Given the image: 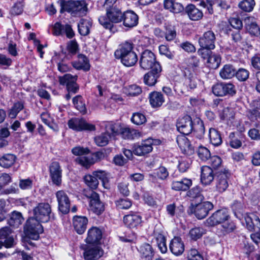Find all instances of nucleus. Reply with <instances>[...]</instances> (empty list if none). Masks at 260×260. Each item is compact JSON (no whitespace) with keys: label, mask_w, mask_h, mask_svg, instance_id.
Here are the masks:
<instances>
[{"label":"nucleus","mask_w":260,"mask_h":260,"mask_svg":"<svg viewBox=\"0 0 260 260\" xmlns=\"http://www.w3.org/2000/svg\"><path fill=\"white\" fill-rule=\"evenodd\" d=\"M115 57L120 59L125 66L130 67L134 66L138 61V57L133 50V44L125 42L120 44L114 52Z\"/></svg>","instance_id":"1"},{"label":"nucleus","mask_w":260,"mask_h":260,"mask_svg":"<svg viewBox=\"0 0 260 260\" xmlns=\"http://www.w3.org/2000/svg\"><path fill=\"white\" fill-rule=\"evenodd\" d=\"M61 9L60 13L67 11L74 17H82L87 12V4L84 0L69 1L58 0Z\"/></svg>","instance_id":"2"},{"label":"nucleus","mask_w":260,"mask_h":260,"mask_svg":"<svg viewBox=\"0 0 260 260\" xmlns=\"http://www.w3.org/2000/svg\"><path fill=\"white\" fill-rule=\"evenodd\" d=\"M122 15L120 10L116 7L106 9V15L99 17L100 23L105 28L111 29L113 23H118L122 20Z\"/></svg>","instance_id":"3"},{"label":"nucleus","mask_w":260,"mask_h":260,"mask_svg":"<svg viewBox=\"0 0 260 260\" xmlns=\"http://www.w3.org/2000/svg\"><path fill=\"white\" fill-rule=\"evenodd\" d=\"M34 218L41 222H47L54 219L50 205L48 203H39L33 210Z\"/></svg>","instance_id":"4"},{"label":"nucleus","mask_w":260,"mask_h":260,"mask_svg":"<svg viewBox=\"0 0 260 260\" xmlns=\"http://www.w3.org/2000/svg\"><path fill=\"white\" fill-rule=\"evenodd\" d=\"M86 196L89 199V210L96 215H100L105 210V205L100 200L98 193L90 190L86 193Z\"/></svg>","instance_id":"5"},{"label":"nucleus","mask_w":260,"mask_h":260,"mask_svg":"<svg viewBox=\"0 0 260 260\" xmlns=\"http://www.w3.org/2000/svg\"><path fill=\"white\" fill-rule=\"evenodd\" d=\"M40 222L34 217L27 220L25 227V233L29 238L37 240L39 237V234L43 232V228Z\"/></svg>","instance_id":"6"},{"label":"nucleus","mask_w":260,"mask_h":260,"mask_svg":"<svg viewBox=\"0 0 260 260\" xmlns=\"http://www.w3.org/2000/svg\"><path fill=\"white\" fill-rule=\"evenodd\" d=\"M139 63L140 67L146 70L154 69L156 64H160L156 61L154 54L148 50H146L142 53Z\"/></svg>","instance_id":"7"},{"label":"nucleus","mask_w":260,"mask_h":260,"mask_svg":"<svg viewBox=\"0 0 260 260\" xmlns=\"http://www.w3.org/2000/svg\"><path fill=\"white\" fill-rule=\"evenodd\" d=\"M213 208V204L208 201L203 202L194 205H192L190 207L191 212L194 213L196 217L199 219L205 218L209 212Z\"/></svg>","instance_id":"8"},{"label":"nucleus","mask_w":260,"mask_h":260,"mask_svg":"<svg viewBox=\"0 0 260 260\" xmlns=\"http://www.w3.org/2000/svg\"><path fill=\"white\" fill-rule=\"evenodd\" d=\"M212 92L216 96H223L226 95H235L236 90L235 85L231 83H220L212 87Z\"/></svg>","instance_id":"9"},{"label":"nucleus","mask_w":260,"mask_h":260,"mask_svg":"<svg viewBox=\"0 0 260 260\" xmlns=\"http://www.w3.org/2000/svg\"><path fill=\"white\" fill-rule=\"evenodd\" d=\"M68 126L70 128L76 131L95 130L94 125L87 123L84 119L74 118L68 121Z\"/></svg>","instance_id":"10"},{"label":"nucleus","mask_w":260,"mask_h":260,"mask_svg":"<svg viewBox=\"0 0 260 260\" xmlns=\"http://www.w3.org/2000/svg\"><path fill=\"white\" fill-rule=\"evenodd\" d=\"M229 217L228 211L222 209L215 212L206 220V222L209 226H214L218 224H222L228 220Z\"/></svg>","instance_id":"11"},{"label":"nucleus","mask_w":260,"mask_h":260,"mask_svg":"<svg viewBox=\"0 0 260 260\" xmlns=\"http://www.w3.org/2000/svg\"><path fill=\"white\" fill-rule=\"evenodd\" d=\"M216 36L214 32L211 30L205 32L198 40L200 47L206 48L209 49H214L215 47Z\"/></svg>","instance_id":"12"},{"label":"nucleus","mask_w":260,"mask_h":260,"mask_svg":"<svg viewBox=\"0 0 260 260\" xmlns=\"http://www.w3.org/2000/svg\"><path fill=\"white\" fill-rule=\"evenodd\" d=\"M56 197L59 211L64 214L69 213L70 209L71 203L67 193L63 190L58 191L56 193Z\"/></svg>","instance_id":"13"},{"label":"nucleus","mask_w":260,"mask_h":260,"mask_svg":"<svg viewBox=\"0 0 260 260\" xmlns=\"http://www.w3.org/2000/svg\"><path fill=\"white\" fill-rule=\"evenodd\" d=\"M153 140L147 139L143 140L141 143L134 145L133 152L138 156H144L152 150Z\"/></svg>","instance_id":"14"},{"label":"nucleus","mask_w":260,"mask_h":260,"mask_svg":"<svg viewBox=\"0 0 260 260\" xmlns=\"http://www.w3.org/2000/svg\"><path fill=\"white\" fill-rule=\"evenodd\" d=\"M77 76H73L67 74L59 78V82L60 84L66 85L67 89L68 92L76 93L78 90L79 87L76 83Z\"/></svg>","instance_id":"15"},{"label":"nucleus","mask_w":260,"mask_h":260,"mask_svg":"<svg viewBox=\"0 0 260 260\" xmlns=\"http://www.w3.org/2000/svg\"><path fill=\"white\" fill-rule=\"evenodd\" d=\"M178 131L184 135L189 134L193 130V125L191 118L186 115L179 119L177 123Z\"/></svg>","instance_id":"16"},{"label":"nucleus","mask_w":260,"mask_h":260,"mask_svg":"<svg viewBox=\"0 0 260 260\" xmlns=\"http://www.w3.org/2000/svg\"><path fill=\"white\" fill-rule=\"evenodd\" d=\"M244 220L246 228L250 231L260 230V219L257 215L254 213L244 215Z\"/></svg>","instance_id":"17"},{"label":"nucleus","mask_w":260,"mask_h":260,"mask_svg":"<svg viewBox=\"0 0 260 260\" xmlns=\"http://www.w3.org/2000/svg\"><path fill=\"white\" fill-rule=\"evenodd\" d=\"M50 176L53 183L59 186L61 183L62 170L57 161L52 162L49 167Z\"/></svg>","instance_id":"18"},{"label":"nucleus","mask_w":260,"mask_h":260,"mask_svg":"<svg viewBox=\"0 0 260 260\" xmlns=\"http://www.w3.org/2000/svg\"><path fill=\"white\" fill-rule=\"evenodd\" d=\"M162 71L160 64H156L155 68L146 73L144 76V82L148 86L154 85L157 79L159 77L160 73Z\"/></svg>","instance_id":"19"},{"label":"nucleus","mask_w":260,"mask_h":260,"mask_svg":"<svg viewBox=\"0 0 260 260\" xmlns=\"http://www.w3.org/2000/svg\"><path fill=\"white\" fill-rule=\"evenodd\" d=\"M53 34L55 36L62 35L65 34L68 38H72L75 34L74 31L69 24L62 25L59 22H56L53 28Z\"/></svg>","instance_id":"20"},{"label":"nucleus","mask_w":260,"mask_h":260,"mask_svg":"<svg viewBox=\"0 0 260 260\" xmlns=\"http://www.w3.org/2000/svg\"><path fill=\"white\" fill-rule=\"evenodd\" d=\"M12 231L8 226L0 229V240L4 242V246L7 248L13 247L15 245L14 239L11 235Z\"/></svg>","instance_id":"21"},{"label":"nucleus","mask_w":260,"mask_h":260,"mask_svg":"<svg viewBox=\"0 0 260 260\" xmlns=\"http://www.w3.org/2000/svg\"><path fill=\"white\" fill-rule=\"evenodd\" d=\"M103 250L99 246H88L84 252L86 260H96L103 255Z\"/></svg>","instance_id":"22"},{"label":"nucleus","mask_w":260,"mask_h":260,"mask_svg":"<svg viewBox=\"0 0 260 260\" xmlns=\"http://www.w3.org/2000/svg\"><path fill=\"white\" fill-rule=\"evenodd\" d=\"M176 141L182 152L187 155H190L193 153V148L184 135L178 136Z\"/></svg>","instance_id":"23"},{"label":"nucleus","mask_w":260,"mask_h":260,"mask_svg":"<svg viewBox=\"0 0 260 260\" xmlns=\"http://www.w3.org/2000/svg\"><path fill=\"white\" fill-rule=\"evenodd\" d=\"M122 20L125 27L131 28L137 25L138 16L133 11H127L123 14Z\"/></svg>","instance_id":"24"},{"label":"nucleus","mask_w":260,"mask_h":260,"mask_svg":"<svg viewBox=\"0 0 260 260\" xmlns=\"http://www.w3.org/2000/svg\"><path fill=\"white\" fill-rule=\"evenodd\" d=\"M88 219L85 216H75L73 218V225L75 230L79 234H82L85 231Z\"/></svg>","instance_id":"25"},{"label":"nucleus","mask_w":260,"mask_h":260,"mask_svg":"<svg viewBox=\"0 0 260 260\" xmlns=\"http://www.w3.org/2000/svg\"><path fill=\"white\" fill-rule=\"evenodd\" d=\"M170 249L175 255H180L184 251V245L181 239L178 237H174L170 243Z\"/></svg>","instance_id":"26"},{"label":"nucleus","mask_w":260,"mask_h":260,"mask_svg":"<svg viewBox=\"0 0 260 260\" xmlns=\"http://www.w3.org/2000/svg\"><path fill=\"white\" fill-rule=\"evenodd\" d=\"M123 222L128 228H137L142 222V217L137 214H132L125 215L123 217Z\"/></svg>","instance_id":"27"},{"label":"nucleus","mask_w":260,"mask_h":260,"mask_svg":"<svg viewBox=\"0 0 260 260\" xmlns=\"http://www.w3.org/2000/svg\"><path fill=\"white\" fill-rule=\"evenodd\" d=\"M245 27L252 36L258 37L260 35V28L253 17H247L245 19Z\"/></svg>","instance_id":"28"},{"label":"nucleus","mask_w":260,"mask_h":260,"mask_svg":"<svg viewBox=\"0 0 260 260\" xmlns=\"http://www.w3.org/2000/svg\"><path fill=\"white\" fill-rule=\"evenodd\" d=\"M228 171L219 173L217 175L216 187L217 190L220 192L224 191L229 186L228 181Z\"/></svg>","instance_id":"29"},{"label":"nucleus","mask_w":260,"mask_h":260,"mask_svg":"<svg viewBox=\"0 0 260 260\" xmlns=\"http://www.w3.org/2000/svg\"><path fill=\"white\" fill-rule=\"evenodd\" d=\"M214 178L212 169L207 166H203L201 168V181L204 185H209Z\"/></svg>","instance_id":"30"},{"label":"nucleus","mask_w":260,"mask_h":260,"mask_svg":"<svg viewBox=\"0 0 260 260\" xmlns=\"http://www.w3.org/2000/svg\"><path fill=\"white\" fill-rule=\"evenodd\" d=\"M102 237V233L101 230L96 227H92L88 230L86 240L88 243H97L101 239Z\"/></svg>","instance_id":"31"},{"label":"nucleus","mask_w":260,"mask_h":260,"mask_svg":"<svg viewBox=\"0 0 260 260\" xmlns=\"http://www.w3.org/2000/svg\"><path fill=\"white\" fill-rule=\"evenodd\" d=\"M192 185V180L184 178L180 180L173 181L172 183V188L176 191L187 190Z\"/></svg>","instance_id":"32"},{"label":"nucleus","mask_w":260,"mask_h":260,"mask_svg":"<svg viewBox=\"0 0 260 260\" xmlns=\"http://www.w3.org/2000/svg\"><path fill=\"white\" fill-rule=\"evenodd\" d=\"M149 103L153 108L160 107L165 102L163 95L157 91L151 92L149 95Z\"/></svg>","instance_id":"33"},{"label":"nucleus","mask_w":260,"mask_h":260,"mask_svg":"<svg viewBox=\"0 0 260 260\" xmlns=\"http://www.w3.org/2000/svg\"><path fill=\"white\" fill-rule=\"evenodd\" d=\"M164 8L174 14L181 13L184 10L182 5L179 3L175 2L174 0H164Z\"/></svg>","instance_id":"34"},{"label":"nucleus","mask_w":260,"mask_h":260,"mask_svg":"<svg viewBox=\"0 0 260 260\" xmlns=\"http://www.w3.org/2000/svg\"><path fill=\"white\" fill-rule=\"evenodd\" d=\"M138 250L141 257L145 258L147 260L151 259L154 254L152 247L148 243H143L139 246Z\"/></svg>","instance_id":"35"},{"label":"nucleus","mask_w":260,"mask_h":260,"mask_svg":"<svg viewBox=\"0 0 260 260\" xmlns=\"http://www.w3.org/2000/svg\"><path fill=\"white\" fill-rule=\"evenodd\" d=\"M185 12L189 18L193 21H197L203 17V13L193 5H189L185 8Z\"/></svg>","instance_id":"36"},{"label":"nucleus","mask_w":260,"mask_h":260,"mask_svg":"<svg viewBox=\"0 0 260 260\" xmlns=\"http://www.w3.org/2000/svg\"><path fill=\"white\" fill-rule=\"evenodd\" d=\"M74 67L78 70L87 71L90 69V64L87 58L83 54L78 55L77 61L73 62Z\"/></svg>","instance_id":"37"},{"label":"nucleus","mask_w":260,"mask_h":260,"mask_svg":"<svg viewBox=\"0 0 260 260\" xmlns=\"http://www.w3.org/2000/svg\"><path fill=\"white\" fill-rule=\"evenodd\" d=\"M16 158L13 154H5L0 158V166L5 168H9L14 164Z\"/></svg>","instance_id":"38"},{"label":"nucleus","mask_w":260,"mask_h":260,"mask_svg":"<svg viewBox=\"0 0 260 260\" xmlns=\"http://www.w3.org/2000/svg\"><path fill=\"white\" fill-rule=\"evenodd\" d=\"M235 74L236 70L231 64L224 65L219 72L220 77L224 79H231Z\"/></svg>","instance_id":"39"},{"label":"nucleus","mask_w":260,"mask_h":260,"mask_svg":"<svg viewBox=\"0 0 260 260\" xmlns=\"http://www.w3.org/2000/svg\"><path fill=\"white\" fill-rule=\"evenodd\" d=\"M23 221L24 218L21 213L19 212L14 211L11 213L8 223L11 226L18 227L21 224Z\"/></svg>","instance_id":"40"},{"label":"nucleus","mask_w":260,"mask_h":260,"mask_svg":"<svg viewBox=\"0 0 260 260\" xmlns=\"http://www.w3.org/2000/svg\"><path fill=\"white\" fill-rule=\"evenodd\" d=\"M209 136L211 144L214 146H219L222 143V139L219 132L216 129L210 128L209 131Z\"/></svg>","instance_id":"41"},{"label":"nucleus","mask_w":260,"mask_h":260,"mask_svg":"<svg viewBox=\"0 0 260 260\" xmlns=\"http://www.w3.org/2000/svg\"><path fill=\"white\" fill-rule=\"evenodd\" d=\"M78 26L80 34L85 36L89 34L91 23L89 20L82 19L80 20Z\"/></svg>","instance_id":"42"},{"label":"nucleus","mask_w":260,"mask_h":260,"mask_svg":"<svg viewBox=\"0 0 260 260\" xmlns=\"http://www.w3.org/2000/svg\"><path fill=\"white\" fill-rule=\"evenodd\" d=\"M122 126L118 123L109 122L106 125V133L115 136L120 134Z\"/></svg>","instance_id":"43"},{"label":"nucleus","mask_w":260,"mask_h":260,"mask_svg":"<svg viewBox=\"0 0 260 260\" xmlns=\"http://www.w3.org/2000/svg\"><path fill=\"white\" fill-rule=\"evenodd\" d=\"M155 238L157 246L160 252L162 253H165L167 251L165 237L162 234L158 233L155 234Z\"/></svg>","instance_id":"44"},{"label":"nucleus","mask_w":260,"mask_h":260,"mask_svg":"<svg viewBox=\"0 0 260 260\" xmlns=\"http://www.w3.org/2000/svg\"><path fill=\"white\" fill-rule=\"evenodd\" d=\"M24 108L23 104L22 102L15 103L13 106L8 110V115L11 119L15 118L18 113Z\"/></svg>","instance_id":"45"},{"label":"nucleus","mask_w":260,"mask_h":260,"mask_svg":"<svg viewBox=\"0 0 260 260\" xmlns=\"http://www.w3.org/2000/svg\"><path fill=\"white\" fill-rule=\"evenodd\" d=\"M73 103L75 108L81 113L84 114L86 112L85 103L83 102L82 97L81 95H77L73 99Z\"/></svg>","instance_id":"46"},{"label":"nucleus","mask_w":260,"mask_h":260,"mask_svg":"<svg viewBox=\"0 0 260 260\" xmlns=\"http://www.w3.org/2000/svg\"><path fill=\"white\" fill-rule=\"evenodd\" d=\"M110 135L107 133H104L96 136L94 138V142L99 146H105L107 145L109 142Z\"/></svg>","instance_id":"47"},{"label":"nucleus","mask_w":260,"mask_h":260,"mask_svg":"<svg viewBox=\"0 0 260 260\" xmlns=\"http://www.w3.org/2000/svg\"><path fill=\"white\" fill-rule=\"evenodd\" d=\"M220 60L221 59L219 55L212 53L207 59V62L209 68L216 69L218 68Z\"/></svg>","instance_id":"48"},{"label":"nucleus","mask_w":260,"mask_h":260,"mask_svg":"<svg viewBox=\"0 0 260 260\" xmlns=\"http://www.w3.org/2000/svg\"><path fill=\"white\" fill-rule=\"evenodd\" d=\"M76 161L77 163L86 168H89L95 162L93 157L83 155L77 157Z\"/></svg>","instance_id":"49"},{"label":"nucleus","mask_w":260,"mask_h":260,"mask_svg":"<svg viewBox=\"0 0 260 260\" xmlns=\"http://www.w3.org/2000/svg\"><path fill=\"white\" fill-rule=\"evenodd\" d=\"M187 196L192 199H197L200 201L204 200V196L202 194L201 188L199 186L193 187L189 190L187 192Z\"/></svg>","instance_id":"50"},{"label":"nucleus","mask_w":260,"mask_h":260,"mask_svg":"<svg viewBox=\"0 0 260 260\" xmlns=\"http://www.w3.org/2000/svg\"><path fill=\"white\" fill-rule=\"evenodd\" d=\"M86 184L91 188L95 189L99 185V181L97 178L93 175H87L84 177Z\"/></svg>","instance_id":"51"},{"label":"nucleus","mask_w":260,"mask_h":260,"mask_svg":"<svg viewBox=\"0 0 260 260\" xmlns=\"http://www.w3.org/2000/svg\"><path fill=\"white\" fill-rule=\"evenodd\" d=\"M198 155L202 161H205L210 157L211 154L210 151L204 146H200L198 148Z\"/></svg>","instance_id":"52"},{"label":"nucleus","mask_w":260,"mask_h":260,"mask_svg":"<svg viewBox=\"0 0 260 260\" xmlns=\"http://www.w3.org/2000/svg\"><path fill=\"white\" fill-rule=\"evenodd\" d=\"M255 6L254 0H243L239 4V7L246 12L251 11Z\"/></svg>","instance_id":"53"},{"label":"nucleus","mask_w":260,"mask_h":260,"mask_svg":"<svg viewBox=\"0 0 260 260\" xmlns=\"http://www.w3.org/2000/svg\"><path fill=\"white\" fill-rule=\"evenodd\" d=\"M205 234V230L201 228H194L189 232L190 238L194 240L200 239Z\"/></svg>","instance_id":"54"},{"label":"nucleus","mask_w":260,"mask_h":260,"mask_svg":"<svg viewBox=\"0 0 260 260\" xmlns=\"http://www.w3.org/2000/svg\"><path fill=\"white\" fill-rule=\"evenodd\" d=\"M131 121L136 125H141L146 121V118L144 114L141 113H136L133 114Z\"/></svg>","instance_id":"55"},{"label":"nucleus","mask_w":260,"mask_h":260,"mask_svg":"<svg viewBox=\"0 0 260 260\" xmlns=\"http://www.w3.org/2000/svg\"><path fill=\"white\" fill-rule=\"evenodd\" d=\"M229 143L230 146L234 148H238L242 145L241 141L235 137V133H231L229 135Z\"/></svg>","instance_id":"56"},{"label":"nucleus","mask_w":260,"mask_h":260,"mask_svg":"<svg viewBox=\"0 0 260 260\" xmlns=\"http://www.w3.org/2000/svg\"><path fill=\"white\" fill-rule=\"evenodd\" d=\"M187 260H204L203 256L196 249H191L188 252Z\"/></svg>","instance_id":"57"},{"label":"nucleus","mask_w":260,"mask_h":260,"mask_svg":"<svg viewBox=\"0 0 260 260\" xmlns=\"http://www.w3.org/2000/svg\"><path fill=\"white\" fill-rule=\"evenodd\" d=\"M117 207L120 209H127L132 206L131 201L128 199H121L116 202Z\"/></svg>","instance_id":"58"},{"label":"nucleus","mask_w":260,"mask_h":260,"mask_svg":"<svg viewBox=\"0 0 260 260\" xmlns=\"http://www.w3.org/2000/svg\"><path fill=\"white\" fill-rule=\"evenodd\" d=\"M166 39L168 41L174 40L176 36V32L173 26L166 27L165 35Z\"/></svg>","instance_id":"59"},{"label":"nucleus","mask_w":260,"mask_h":260,"mask_svg":"<svg viewBox=\"0 0 260 260\" xmlns=\"http://www.w3.org/2000/svg\"><path fill=\"white\" fill-rule=\"evenodd\" d=\"M220 116L222 119L230 120L234 118V113L232 109L226 107L223 109Z\"/></svg>","instance_id":"60"},{"label":"nucleus","mask_w":260,"mask_h":260,"mask_svg":"<svg viewBox=\"0 0 260 260\" xmlns=\"http://www.w3.org/2000/svg\"><path fill=\"white\" fill-rule=\"evenodd\" d=\"M237 79L241 81H246L249 77V72L245 69H239L235 74Z\"/></svg>","instance_id":"61"},{"label":"nucleus","mask_w":260,"mask_h":260,"mask_svg":"<svg viewBox=\"0 0 260 260\" xmlns=\"http://www.w3.org/2000/svg\"><path fill=\"white\" fill-rule=\"evenodd\" d=\"M190 164V160L188 158H183L178 164V169L181 172H185L189 167Z\"/></svg>","instance_id":"62"},{"label":"nucleus","mask_w":260,"mask_h":260,"mask_svg":"<svg viewBox=\"0 0 260 260\" xmlns=\"http://www.w3.org/2000/svg\"><path fill=\"white\" fill-rule=\"evenodd\" d=\"M128 94L132 96H137L142 92V89L139 86L133 84L127 88Z\"/></svg>","instance_id":"63"},{"label":"nucleus","mask_w":260,"mask_h":260,"mask_svg":"<svg viewBox=\"0 0 260 260\" xmlns=\"http://www.w3.org/2000/svg\"><path fill=\"white\" fill-rule=\"evenodd\" d=\"M159 52L160 54L165 55L169 59H172L174 57L173 53H172L166 45H160L159 46Z\"/></svg>","instance_id":"64"}]
</instances>
